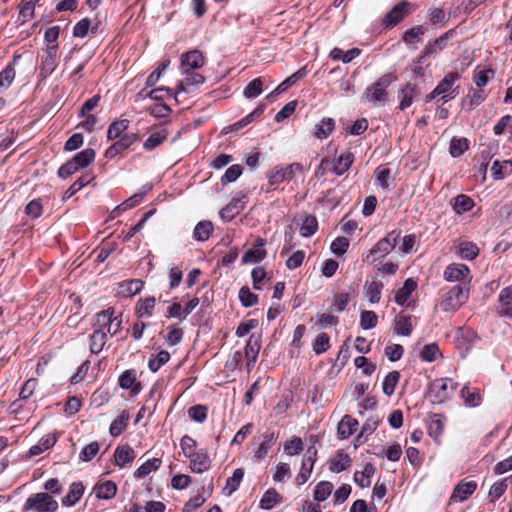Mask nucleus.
I'll return each mask as SVG.
<instances>
[{"label":"nucleus","instance_id":"obj_1","mask_svg":"<svg viewBox=\"0 0 512 512\" xmlns=\"http://www.w3.org/2000/svg\"><path fill=\"white\" fill-rule=\"evenodd\" d=\"M197 441L189 435L180 439V448L184 457L189 459V469L193 473L201 474L211 467V459L204 449H197Z\"/></svg>","mask_w":512,"mask_h":512},{"label":"nucleus","instance_id":"obj_2","mask_svg":"<svg viewBox=\"0 0 512 512\" xmlns=\"http://www.w3.org/2000/svg\"><path fill=\"white\" fill-rule=\"evenodd\" d=\"M457 388L458 383L452 378H437L429 384L427 398L432 404H442L452 398Z\"/></svg>","mask_w":512,"mask_h":512},{"label":"nucleus","instance_id":"obj_3","mask_svg":"<svg viewBox=\"0 0 512 512\" xmlns=\"http://www.w3.org/2000/svg\"><path fill=\"white\" fill-rule=\"evenodd\" d=\"M470 288L463 285L452 286L440 301V308L443 312L454 313L463 307L469 300Z\"/></svg>","mask_w":512,"mask_h":512},{"label":"nucleus","instance_id":"obj_4","mask_svg":"<svg viewBox=\"0 0 512 512\" xmlns=\"http://www.w3.org/2000/svg\"><path fill=\"white\" fill-rule=\"evenodd\" d=\"M397 80L393 72L380 76L373 84L365 90L364 97L370 103H384L388 99L387 88Z\"/></svg>","mask_w":512,"mask_h":512},{"label":"nucleus","instance_id":"obj_5","mask_svg":"<svg viewBox=\"0 0 512 512\" xmlns=\"http://www.w3.org/2000/svg\"><path fill=\"white\" fill-rule=\"evenodd\" d=\"M59 504L46 492L31 494L22 506V512H57Z\"/></svg>","mask_w":512,"mask_h":512},{"label":"nucleus","instance_id":"obj_6","mask_svg":"<svg viewBox=\"0 0 512 512\" xmlns=\"http://www.w3.org/2000/svg\"><path fill=\"white\" fill-rule=\"evenodd\" d=\"M472 278L470 268L460 262L448 264L443 271V279L450 283H458L457 285L471 287Z\"/></svg>","mask_w":512,"mask_h":512},{"label":"nucleus","instance_id":"obj_7","mask_svg":"<svg viewBox=\"0 0 512 512\" xmlns=\"http://www.w3.org/2000/svg\"><path fill=\"white\" fill-rule=\"evenodd\" d=\"M401 237L400 230H393L389 232L384 238L380 239L370 250L367 255V260L370 257H374L371 262L376 261L377 259L384 258L387 256L397 245L398 240Z\"/></svg>","mask_w":512,"mask_h":512},{"label":"nucleus","instance_id":"obj_8","mask_svg":"<svg viewBox=\"0 0 512 512\" xmlns=\"http://www.w3.org/2000/svg\"><path fill=\"white\" fill-rule=\"evenodd\" d=\"M415 7L412 3L403 0L395 5L382 19L385 28H393L409 16Z\"/></svg>","mask_w":512,"mask_h":512},{"label":"nucleus","instance_id":"obj_9","mask_svg":"<svg viewBox=\"0 0 512 512\" xmlns=\"http://www.w3.org/2000/svg\"><path fill=\"white\" fill-rule=\"evenodd\" d=\"M460 79V74L458 72H449L444 78L437 84L435 87L437 93L440 98L437 100V103L442 101V103H447L448 101L454 99L458 95V87H454V84Z\"/></svg>","mask_w":512,"mask_h":512},{"label":"nucleus","instance_id":"obj_10","mask_svg":"<svg viewBox=\"0 0 512 512\" xmlns=\"http://www.w3.org/2000/svg\"><path fill=\"white\" fill-rule=\"evenodd\" d=\"M58 51L53 48L44 49L40 58L38 79L39 82L45 81L57 68Z\"/></svg>","mask_w":512,"mask_h":512},{"label":"nucleus","instance_id":"obj_11","mask_svg":"<svg viewBox=\"0 0 512 512\" xmlns=\"http://www.w3.org/2000/svg\"><path fill=\"white\" fill-rule=\"evenodd\" d=\"M303 171V165L298 162L292 163L285 168L276 169L269 174V184L274 186L284 181H291L296 175L303 174Z\"/></svg>","mask_w":512,"mask_h":512},{"label":"nucleus","instance_id":"obj_12","mask_svg":"<svg viewBox=\"0 0 512 512\" xmlns=\"http://www.w3.org/2000/svg\"><path fill=\"white\" fill-rule=\"evenodd\" d=\"M139 140L137 133H126L120 138H117L105 151L104 156L106 159H114L116 156L122 154L125 150L129 149L134 143Z\"/></svg>","mask_w":512,"mask_h":512},{"label":"nucleus","instance_id":"obj_13","mask_svg":"<svg viewBox=\"0 0 512 512\" xmlns=\"http://www.w3.org/2000/svg\"><path fill=\"white\" fill-rule=\"evenodd\" d=\"M317 449L314 446H310L303 459L299 473L295 477V482L298 486L305 484L313 471L314 464L317 461Z\"/></svg>","mask_w":512,"mask_h":512},{"label":"nucleus","instance_id":"obj_14","mask_svg":"<svg viewBox=\"0 0 512 512\" xmlns=\"http://www.w3.org/2000/svg\"><path fill=\"white\" fill-rule=\"evenodd\" d=\"M477 489V482L474 480L459 481L453 488V491L450 496V502H464L468 498H470Z\"/></svg>","mask_w":512,"mask_h":512},{"label":"nucleus","instance_id":"obj_15","mask_svg":"<svg viewBox=\"0 0 512 512\" xmlns=\"http://www.w3.org/2000/svg\"><path fill=\"white\" fill-rule=\"evenodd\" d=\"M145 282L141 279H129L117 284L116 295L122 298H130L140 293L144 288Z\"/></svg>","mask_w":512,"mask_h":512},{"label":"nucleus","instance_id":"obj_16","mask_svg":"<svg viewBox=\"0 0 512 512\" xmlns=\"http://www.w3.org/2000/svg\"><path fill=\"white\" fill-rule=\"evenodd\" d=\"M182 72H189L201 68L205 64V58L199 50H191L181 55Z\"/></svg>","mask_w":512,"mask_h":512},{"label":"nucleus","instance_id":"obj_17","mask_svg":"<svg viewBox=\"0 0 512 512\" xmlns=\"http://www.w3.org/2000/svg\"><path fill=\"white\" fill-rule=\"evenodd\" d=\"M266 245V240L258 237L252 248L247 250L243 257L242 262L243 263H258L261 262L267 255L266 250L264 249V246Z\"/></svg>","mask_w":512,"mask_h":512},{"label":"nucleus","instance_id":"obj_18","mask_svg":"<svg viewBox=\"0 0 512 512\" xmlns=\"http://www.w3.org/2000/svg\"><path fill=\"white\" fill-rule=\"evenodd\" d=\"M118 384L122 389L130 390L133 395H138L142 385L137 381V374L134 369L125 370L118 378Z\"/></svg>","mask_w":512,"mask_h":512},{"label":"nucleus","instance_id":"obj_19","mask_svg":"<svg viewBox=\"0 0 512 512\" xmlns=\"http://www.w3.org/2000/svg\"><path fill=\"white\" fill-rule=\"evenodd\" d=\"M40 0H20L18 4V16L16 25L22 26L32 20L35 16V7Z\"/></svg>","mask_w":512,"mask_h":512},{"label":"nucleus","instance_id":"obj_20","mask_svg":"<svg viewBox=\"0 0 512 512\" xmlns=\"http://www.w3.org/2000/svg\"><path fill=\"white\" fill-rule=\"evenodd\" d=\"M418 94V87L413 83H406L398 91L399 106L402 111L410 107Z\"/></svg>","mask_w":512,"mask_h":512},{"label":"nucleus","instance_id":"obj_21","mask_svg":"<svg viewBox=\"0 0 512 512\" xmlns=\"http://www.w3.org/2000/svg\"><path fill=\"white\" fill-rule=\"evenodd\" d=\"M57 442V436L55 433H49L40 438L37 444L30 447L27 452L26 458L30 459L36 457L43 452L51 449Z\"/></svg>","mask_w":512,"mask_h":512},{"label":"nucleus","instance_id":"obj_22","mask_svg":"<svg viewBox=\"0 0 512 512\" xmlns=\"http://www.w3.org/2000/svg\"><path fill=\"white\" fill-rule=\"evenodd\" d=\"M156 298L154 296L141 297L135 304L134 312L138 318H150L154 315Z\"/></svg>","mask_w":512,"mask_h":512},{"label":"nucleus","instance_id":"obj_23","mask_svg":"<svg viewBox=\"0 0 512 512\" xmlns=\"http://www.w3.org/2000/svg\"><path fill=\"white\" fill-rule=\"evenodd\" d=\"M113 457L114 464L119 468H124L126 465L131 464L134 461L136 453L128 444L119 445L116 447Z\"/></svg>","mask_w":512,"mask_h":512},{"label":"nucleus","instance_id":"obj_24","mask_svg":"<svg viewBox=\"0 0 512 512\" xmlns=\"http://www.w3.org/2000/svg\"><path fill=\"white\" fill-rule=\"evenodd\" d=\"M498 302L497 313L502 317L512 318V285L501 290Z\"/></svg>","mask_w":512,"mask_h":512},{"label":"nucleus","instance_id":"obj_25","mask_svg":"<svg viewBox=\"0 0 512 512\" xmlns=\"http://www.w3.org/2000/svg\"><path fill=\"white\" fill-rule=\"evenodd\" d=\"M85 487L81 481L70 484L68 493L61 499V503L65 507L74 506L82 498Z\"/></svg>","mask_w":512,"mask_h":512},{"label":"nucleus","instance_id":"obj_26","mask_svg":"<svg viewBox=\"0 0 512 512\" xmlns=\"http://www.w3.org/2000/svg\"><path fill=\"white\" fill-rule=\"evenodd\" d=\"M487 98V93L484 89L481 88H470L467 92V95L463 98L462 104L463 107H466L468 110H473L482 104Z\"/></svg>","mask_w":512,"mask_h":512},{"label":"nucleus","instance_id":"obj_27","mask_svg":"<svg viewBox=\"0 0 512 512\" xmlns=\"http://www.w3.org/2000/svg\"><path fill=\"white\" fill-rule=\"evenodd\" d=\"M20 59V54H14L12 60L0 72V88H8L12 84L16 76L15 67Z\"/></svg>","mask_w":512,"mask_h":512},{"label":"nucleus","instance_id":"obj_28","mask_svg":"<svg viewBox=\"0 0 512 512\" xmlns=\"http://www.w3.org/2000/svg\"><path fill=\"white\" fill-rule=\"evenodd\" d=\"M354 160V154L350 151H346L333 160L331 170L337 176H341L350 169Z\"/></svg>","mask_w":512,"mask_h":512},{"label":"nucleus","instance_id":"obj_29","mask_svg":"<svg viewBox=\"0 0 512 512\" xmlns=\"http://www.w3.org/2000/svg\"><path fill=\"white\" fill-rule=\"evenodd\" d=\"M413 331L412 316L403 312L394 319V333L400 336H410Z\"/></svg>","mask_w":512,"mask_h":512},{"label":"nucleus","instance_id":"obj_30","mask_svg":"<svg viewBox=\"0 0 512 512\" xmlns=\"http://www.w3.org/2000/svg\"><path fill=\"white\" fill-rule=\"evenodd\" d=\"M450 205L455 214L462 215L471 211L475 206V202L470 196L459 194L450 200Z\"/></svg>","mask_w":512,"mask_h":512},{"label":"nucleus","instance_id":"obj_31","mask_svg":"<svg viewBox=\"0 0 512 512\" xmlns=\"http://www.w3.org/2000/svg\"><path fill=\"white\" fill-rule=\"evenodd\" d=\"M358 421L350 415H345L338 423L337 435L341 440L348 439L355 433L358 427Z\"/></svg>","mask_w":512,"mask_h":512},{"label":"nucleus","instance_id":"obj_32","mask_svg":"<svg viewBox=\"0 0 512 512\" xmlns=\"http://www.w3.org/2000/svg\"><path fill=\"white\" fill-rule=\"evenodd\" d=\"M278 439V434L272 431H266L262 436V442L259 447L255 451L254 457L256 460L260 461L264 459L272 446L276 443Z\"/></svg>","mask_w":512,"mask_h":512},{"label":"nucleus","instance_id":"obj_33","mask_svg":"<svg viewBox=\"0 0 512 512\" xmlns=\"http://www.w3.org/2000/svg\"><path fill=\"white\" fill-rule=\"evenodd\" d=\"M261 349V342L259 338L254 335L250 336L244 348L245 358L247 359V368L250 370L257 361L259 351Z\"/></svg>","mask_w":512,"mask_h":512},{"label":"nucleus","instance_id":"obj_34","mask_svg":"<svg viewBox=\"0 0 512 512\" xmlns=\"http://www.w3.org/2000/svg\"><path fill=\"white\" fill-rule=\"evenodd\" d=\"M182 73L185 75V77L177 85V93L186 92L189 87L198 86L200 84H203L205 81V77L202 74L195 72V70H190L189 72Z\"/></svg>","mask_w":512,"mask_h":512},{"label":"nucleus","instance_id":"obj_35","mask_svg":"<svg viewBox=\"0 0 512 512\" xmlns=\"http://www.w3.org/2000/svg\"><path fill=\"white\" fill-rule=\"evenodd\" d=\"M460 394L464 404L468 407H477L482 402V395L480 389L477 387L464 385L460 391Z\"/></svg>","mask_w":512,"mask_h":512},{"label":"nucleus","instance_id":"obj_36","mask_svg":"<svg viewBox=\"0 0 512 512\" xmlns=\"http://www.w3.org/2000/svg\"><path fill=\"white\" fill-rule=\"evenodd\" d=\"M335 120L331 117H324L320 122L315 125L314 137L319 140L328 138L335 130Z\"/></svg>","mask_w":512,"mask_h":512},{"label":"nucleus","instance_id":"obj_37","mask_svg":"<svg viewBox=\"0 0 512 512\" xmlns=\"http://www.w3.org/2000/svg\"><path fill=\"white\" fill-rule=\"evenodd\" d=\"M169 132L166 128H160L153 131L143 143V148L147 151H152L156 147L160 146L164 141L167 140Z\"/></svg>","mask_w":512,"mask_h":512},{"label":"nucleus","instance_id":"obj_38","mask_svg":"<svg viewBox=\"0 0 512 512\" xmlns=\"http://www.w3.org/2000/svg\"><path fill=\"white\" fill-rule=\"evenodd\" d=\"M384 284L380 280L366 281L364 285L365 296L371 304L379 303Z\"/></svg>","mask_w":512,"mask_h":512},{"label":"nucleus","instance_id":"obj_39","mask_svg":"<svg viewBox=\"0 0 512 512\" xmlns=\"http://www.w3.org/2000/svg\"><path fill=\"white\" fill-rule=\"evenodd\" d=\"M417 289V282L412 278L405 280L403 286L395 293V302L403 306L410 298L411 294Z\"/></svg>","mask_w":512,"mask_h":512},{"label":"nucleus","instance_id":"obj_40","mask_svg":"<svg viewBox=\"0 0 512 512\" xmlns=\"http://www.w3.org/2000/svg\"><path fill=\"white\" fill-rule=\"evenodd\" d=\"M244 209V202L241 198H233L224 208L220 211L222 219L231 221Z\"/></svg>","mask_w":512,"mask_h":512},{"label":"nucleus","instance_id":"obj_41","mask_svg":"<svg viewBox=\"0 0 512 512\" xmlns=\"http://www.w3.org/2000/svg\"><path fill=\"white\" fill-rule=\"evenodd\" d=\"M93 490L98 499L108 500L112 499L116 495L117 486L113 481L107 480L97 483Z\"/></svg>","mask_w":512,"mask_h":512},{"label":"nucleus","instance_id":"obj_42","mask_svg":"<svg viewBox=\"0 0 512 512\" xmlns=\"http://www.w3.org/2000/svg\"><path fill=\"white\" fill-rule=\"evenodd\" d=\"M495 76V70L491 67L480 69L478 66L473 71L472 80L477 88L483 89Z\"/></svg>","mask_w":512,"mask_h":512},{"label":"nucleus","instance_id":"obj_43","mask_svg":"<svg viewBox=\"0 0 512 512\" xmlns=\"http://www.w3.org/2000/svg\"><path fill=\"white\" fill-rule=\"evenodd\" d=\"M116 313L114 307H109L101 312H98L95 315V319L93 322V328L96 330H102L103 333L108 332V325L110 324V320L112 315Z\"/></svg>","mask_w":512,"mask_h":512},{"label":"nucleus","instance_id":"obj_44","mask_svg":"<svg viewBox=\"0 0 512 512\" xmlns=\"http://www.w3.org/2000/svg\"><path fill=\"white\" fill-rule=\"evenodd\" d=\"M130 120L128 119H118L110 123L107 129V139L108 140H116L120 138L122 135L126 134L125 132L129 128Z\"/></svg>","mask_w":512,"mask_h":512},{"label":"nucleus","instance_id":"obj_45","mask_svg":"<svg viewBox=\"0 0 512 512\" xmlns=\"http://www.w3.org/2000/svg\"><path fill=\"white\" fill-rule=\"evenodd\" d=\"M129 419V412L127 410H123L119 416L111 422L109 427L110 435L112 437H118L121 435L127 428Z\"/></svg>","mask_w":512,"mask_h":512},{"label":"nucleus","instance_id":"obj_46","mask_svg":"<svg viewBox=\"0 0 512 512\" xmlns=\"http://www.w3.org/2000/svg\"><path fill=\"white\" fill-rule=\"evenodd\" d=\"M162 466L161 458H152L144 462L139 468H137L134 472V477L136 479H142L148 476L150 473L155 472L160 469Z\"/></svg>","mask_w":512,"mask_h":512},{"label":"nucleus","instance_id":"obj_47","mask_svg":"<svg viewBox=\"0 0 512 512\" xmlns=\"http://www.w3.org/2000/svg\"><path fill=\"white\" fill-rule=\"evenodd\" d=\"M456 253L461 259L472 261L478 257L479 248L473 242L463 241L458 245Z\"/></svg>","mask_w":512,"mask_h":512},{"label":"nucleus","instance_id":"obj_48","mask_svg":"<svg viewBox=\"0 0 512 512\" xmlns=\"http://www.w3.org/2000/svg\"><path fill=\"white\" fill-rule=\"evenodd\" d=\"M282 496L274 488L265 491L259 501V507L264 510H270L277 504L281 503Z\"/></svg>","mask_w":512,"mask_h":512},{"label":"nucleus","instance_id":"obj_49","mask_svg":"<svg viewBox=\"0 0 512 512\" xmlns=\"http://www.w3.org/2000/svg\"><path fill=\"white\" fill-rule=\"evenodd\" d=\"M361 54V50L359 48H352L348 51H343L341 48L334 47L330 51V58L334 61L341 60L343 63H350L353 59L358 57Z\"/></svg>","mask_w":512,"mask_h":512},{"label":"nucleus","instance_id":"obj_50","mask_svg":"<svg viewBox=\"0 0 512 512\" xmlns=\"http://www.w3.org/2000/svg\"><path fill=\"white\" fill-rule=\"evenodd\" d=\"M476 337V333L472 329L461 327L456 332V346L458 348L469 349Z\"/></svg>","mask_w":512,"mask_h":512},{"label":"nucleus","instance_id":"obj_51","mask_svg":"<svg viewBox=\"0 0 512 512\" xmlns=\"http://www.w3.org/2000/svg\"><path fill=\"white\" fill-rule=\"evenodd\" d=\"M351 465V458L347 453L338 451L336 456L330 460L329 469L332 472L340 473Z\"/></svg>","mask_w":512,"mask_h":512},{"label":"nucleus","instance_id":"obj_52","mask_svg":"<svg viewBox=\"0 0 512 512\" xmlns=\"http://www.w3.org/2000/svg\"><path fill=\"white\" fill-rule=\"evenodd\" d=\"M244 477V470L237 468L234 470L231 477L226 480V484L223 487V493L227 496L232 495L240 486Z\"/></svg>","mask_w":512,"mask_h":512},{"label":"nucleus","instance_id":"obj_53","mask_svg":"<svg viewBox=\"0 0 512 512\" xmlns=\"http://www.w3.org/2000/svg\"><path fill=\"white\" fill-rule=\"evenodd\" d=\"M94 179V176L86 173L80 176L63 194L62 200L66 201L69 198H71L73 195H75L78 191H80L83 187L88 185L92 180Z\"/></svg>","mask_w":512,"mask_h":512},{"label":"nucleus","instance_id":"obj_54","mask_svg":"<svg viewBox=\"0 0 512 512\" xmlns=\"http://www.w3.org/2000/svg\"><path fill=\"white\" fill-rule=\"evenodd\" d=\"M213 230L214 227L211 221H200L194 228L193 237L195 240L200 242L207 241L210 238Z\"/></svg>","mask_w":512,"mask_h":512},{"label":"nucleus","instance_id":"obj_55","mask_svg":"<svg viewBox=\"0 0 512 512\" xmlns=\"http://www.w3.org/2000/svg\"><path fill=\"white\" fill-rule=\"evenodd\" d=\"M89 342L90 352L97 355L103 350L107 342V335L103 333L102 330L94 329L93 333L90 335Z\"/></svg>","mask_w":512,"mask_h":512},{"label":"nucleus","instance_id":"obj_56","mask_svg":"<svg viewBox=\"0 0 512 512\" xmlns=\"http://www.w3.org/2000/svg\"><path fill=\"white\" fill-rule=\"evenodd\" d=\"M491 170L495 180H502L512 173V161L504 160L501 162L496 160L493 162Z\"/></svg>","mask_w":512,"mask_h":512},{"label":"nucleus","instance_id":"obj_57","mask_svg":"<svg viewBox=\"0 0 512 512\" xmlns=\"http://www.w3.org/2000/svg\"><path fill=\"white\" fill-rule=\"evenodd\" d=\"M95 151L92 148L84 149L80 152H78L74 157L71 159L75 165L81 170L86 168L89 164H91L95 159Z\"/></svg>","mask_w":512,"mask_h":512},{"label":"nucleus","instance_id":"obj_58","mask_svg":"<svg viewBox=\"0 0 512 512\" xmlns=\"http://www.w3.org/2000/svg\"><path fill=\"white\" fill-rule=\"evenodd\" d=\"M376 468L371 464L367 463L361 472L354 474V481L361 487H369L371 482L370 478L374 475Z\"/></svg>","mask_w":512,"mask_h":512},{"label":"nucleus","instance_id":"obj_59","mask_svg":"<svg viewBox=\"0 0 512 512\" xmlns=\"http://www.w3.org/2000/svg\"><path fill=\"white\" fill-rule=\"evenodd\" d=\"M400 377V372L397 370H393L385 376L382 383V390L385 395H393L395 388L400 380Z\"/></svg>","mask_w":512,"mask_h":512},{"label":"nucleus","instance_id":"obj_60","mask_svg":"<svg viewBox=\"0 0 512 512\" xmlns=\"http://www.w3.org/2000/svg\"><path fill=\"white\" fill-rule=\"evenodd\" d=\"M441 357L442 353L437 343L426 344L420 351V358L424 362H434Z\"/></svg>","mask_w":512,"mask_h":512},{"label":"nucleus","instance_id":"obj_61","mask_svg":"<svg viewBox=\"0 0 512 512\" xmlns=\"http://www.w3.org/2000/svg\"><path fill=\"white\" fill-rule=\"evenodd\" d=\"M318 230V221L314 215H307L303 219L300 227V234L302 237L308 238L314 235Z\"/></svg>","mask_w":512,"mask_h":512},{"label":"nucleus","instance_id":"obj_62","mask_svg":"<svg viewBox=\"0 0 512 512\" xmlns=\"http://www.w3.org/2000/svg\"><path fill=\"white\" fill-rule=\"evenodd\" d=\"M184 336V330L178 327L176 324L169 325L167 327V335L165 341L168 346H175L179 344Z\"/></svg>","mask_w":512,"mask_h":512},{"label":"nucleus","instance_id":"obj_63","mask_svg":"<svg viewBox=\"0 0 512 512\" xmlns=\"http://www.w3.org/2000/svg\"><path fill=\"white\" fill-rule=\"evenodd\" d=\"M425 33V28L421 25L414 26L410 29H407L402 36V40L406 44H415L421 41V37Z\"/></svg>","mask_w":512,"mask_h":512},{"label":"nucleus","instance_id":"obj_64","mask_svg":"<svg viewBox=\"0 0 512 512\" xmlns=\"http://www.w3.org/2000/svg\"><path fill=\"white\" fill-rule=\"evenodd\" d=\"M170 353L166 350H160L158 354L149 359L148 368L151 372L156 373L163 365L170 360Z\"/></svg>","mask_w":512,"mask_h":512}]
</instances>
